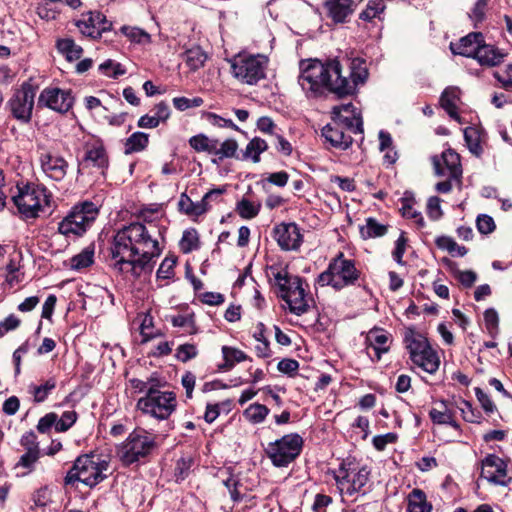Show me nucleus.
<instances>
[{"mask_svg": "<svg viewBox=\"0 0 512 512\" xmlns=\"http://www.w3.org/2000/svg\"><path fill=\"white\" fill-rule=\"evenodd\" d=\"M387 231L388 225L379 223L373 217L366 218V225L360 227V234L363 239L382 237Z\"/></svg>", "mask_w": 512, "mask_h": 512, "instance_id": "nucleus-44", "label": "nucleus"}, {"mask_svg": "<svg viewBox=\"0 0 512 512\" xmlns=\"http://www.w3.org/2000/svg\"><path fill=\"white\" fill-rule=\"evenodd\" d=\"M371 477V469L367 465L358 467L353 473L349 475L347 481H345L346 494L352 496L354 494H361L362 496L367 494L364 487L368 483Z\"/></svg>", "mask_w": 512, "mask_h": 512, "instance_id": "nucleus-27", "label": "nucleus"}, {"mask_svg": "<svg viewBox=\"0 0 512 512\" xmlns=\"http://www.w3.org/2000/svg\"><path fill=\"white\" fill-rule=\"evenodd\" d=\"M393 338L392 334L383 328L374 326L371 328L365 338L367 354L372 349L374 356H370L373 362H379L383 354H386L390 350Z\"/></svg>", "mask_w": 512, "mask_h": 512, "instance_id": "nucleus-19", "label": "nucleus"}, {"mask_svg": "<svg viewBox=\"0 0 512 512\" xmlns=\"http://www.w3.org/2000/svg\"><path fill=\"white\" fill-rule=\"evenodd\" d=\"M95 244L91 243L85 247L79 254L71 258V268L81 270L91 266L94 263Z\"/></svg>", "mask_w": 512, "mask_h": 512, "instance_id": "nucleus-45", "label": "nucleus"}, {"mask_svg": "<svg viewBox=\"0 0 512 512\" xmlns=\"http://www.w3.org/2000/svg\"><path fill=\"white\" fill-rule=\"evenodd\" d=\"M39 162L42 171L54 181L60 182L67 175L69 163L62 156L44 151L40 153Z\"/></svg>", "mask_w": 512, "mask_h": 512, "instance_id": "nucleus-20", "label": "nucleus"}, {"mask_svg": "<svg viewBox=\"0 0 512 512\" xmlns=\"http://www.w3.org/2000/svg\"><path fill=\"white\" fill-rule=\"evenodd\" d=\"M362 272L357 269L355 260L348 259L339 251L328 264L325 271L320 273L315 280V285L321 287L330 286L335 291H340L350 286H360Z\"/></svg>", "mask_w": 512, "mask_h": 512, "instance_id": "nucleus-2", "label": "nucleus"}, {"mask_svg": "<svg viewBox=\"0 0 512 512\" xmlns=\"http://www.w3.org/2000/svg\"><path fill=\"white\" fill-rule=\"evenodd\" d=\"M214 192H207L201 201L194 203L191 198L182 193L178 202V210L188 216H201L210 209L209 199Z\"/></svg>", "mask_w": 512, "mask_h": 512, "instance_id": "nucleus-26", "label": "nucleus"}, {"mask_svg": "<svg viewBox=\"0 0 512 512\" xmlns=\"http://www.w3.org/2000/svg\"><path fill=\"white\" fill-rule=\"evenodd\" d=\"M484 130L477 126H468L464 129V140L469 151L476 157H481L484 150L481 145Z\"/></svg>", "mask_w": 512, "mask_h": 512, "instance_id": "nucleus-33", "label": "nucleus"}, {"mask_svg": "<svg viewBox=\"0 0 512 512\" xmlns=\"http://www.w3.org/2000/svg\"><path fill=\"white\" fill-rule=\"evenodd\" d=\"M493 77L500 83L501 88L512 90V64L507 65L503 72H493Z\"/></svg>", "mask_w": 512, "mask_h": 512, "instance_id": "nucleus-64", "label": "nucleus"}, {"mask_svg": "<svg viewBox=\"0 0 512 512\" xmlns=\"http://www.w3.org/2000/svg\"><path fill=\"white\" fill-rule=\"evenodd\" d=\"M462 407H459L462 413V417L465 421L470 423H481L482 414L479 410L473 407L472 403L462 399Z\"/></svg>", "mask_w": 512, "mask_h": 512, "instance_id": "nucleus-59", "label": "nucleus"}, {"mask_svg": "<svg viewBox=\"0 0 512 512\" xmlns=\"http://www.w3.org/2000/svg\"><path fill=\"white\" fill-rule=\"evenodd\" d=\"M403 342L413 364L429 374L437 372L440 358L425 335L417 332L414 328H408L405 331Z\"/></svg>", "mask_w": 512, "mask_h": 512, "instance_id": "nucleus-4", "label": "nucleus"}, {"mask_svg": "<svg viewBox=\"0 0 512 512\" xmlns=\"http://www.w3.org/2000/svg\"><path fill=\"white\" fill-rule=\"evenodd\" d=\"M272 238L282 251H298L303 243V234L295 222H281L271 231Z\"/></svg>", "mask_w": 512, "mask_h": 512, "instance_id": "nucleus-17", "label": "nucleus"}, {"mask_svg": "<svg viewBox=\"0 0 512 512\" xmlns=\"http://www.w3.org/2000/svg\"><path fill=\"white\" fill-rule=\"evenodd\" d=\"M369 77L366 60L364 58L356 57L350 62V80L342 76L338 79V85L333 89V94L337 99H344L348 96L357 94V86L366 83Z\"/></svg>", "mask_w": 512, "mask_h": 512, "instance_id": "nucleus-12", "label": "nucleus"}, {"mask_svg": "<svg viewBox=\"0 0 512 512\" xmlns=\"http://www.w3.org/2000/svg\"><path fill=\"white\" fill-rule=\"evenodd\" d=\"M490 0H477L469 13V18L473 22L474 28H479L480 24L486 19V11Z\"/></svg>", "mask_w": 512, "mask_h": 512, "instance_id": "nucleus-54", "label": "nucleus"}, {"mask_svg": "<svg viewBox=\"0 0 512 512\" xmlns=\"http://www.w3.org/2000/svg\"><path fill=\"white\" fill-rule=\"evenodd\" d=\"M171 324L174 327H187V333L190 335L196 334L198 332V328L195 322V314L190 313L187 315H175L171 317Z\"/></svg>", "mask_w": 512, "mask_h": 512, "instance_id": "nucleus-53", "label": "nucleus"}, {"mask_svg": "<svg viewBox=\"0 0 512 512\" xmlns=\"http://www.w3.org/2000/svg\"><path fill=\"white\" fill-rule=\"evenodd\" d=\"M342 66L337 58L327 59L322 62L318 59H308L300 61L299 83L314 93H318L322 88L333 94V89L338 85V79Z\"/></svg>", "mask_w": 512, "mask_h": 512, "instance_id": "nucleus-1", "label": "nucleus"}, {"mask_svg": "<svg viewBox=\"0 0 512 512\" xmlns=\"http://www.w3.org/2000/svg\"><path fill=\"white\" fill-rule=\"evenodd\" d=\"M223 484L227 488L230 498L233 502L239 503L243 500L244 495L240 490L243 484L237 475L230 474L226 479L223 480Z\"/></svg>", "mask_w": 512, "mask_h": 512, "instance_id": "nucleus-49", "label": "nucleus"}, {"mask_svg": "<svg viewBox=\"0 0 512 512\" xmlns=\"http://www.w3.org/2000/svg\"><path fill=\"white\" fill-rule=\"evenodd\" d=\"M222 355L224 362L222 364L218 365L219 371H230L233 369V367L240 362L249 360L251 361L252 358L248 356L245 352L242 350L231 347V346H223L222 349Z\"/></svg>", "mask_w": 512, "mask_h": 512, "instance_id": "nucleus-30", "label": "nucleus"}, {"mask_svg": "<svg viewBox=\"0 0 512 512\" xmlns=\"http://www.w3.org/2000/svg\"><path fill=\"white\" fill-rule=\"evenodd\" d=\"M433 506L427 500L425 492L414 488L407 497V512H432Z\"/></svg>", "mask_w": 512, "mask_h": 512, "instance_id": "nucleus-32", "label": "nucleus"}, {"mask_svg": "<svg viewBox=\"0 0 512 512\" xmlns=\"http://www.w3.org/2000/svg\"><path fill=\"white\" fill-rule=\"evenodd\" d=\"M486 329L491 337H496L499 329V317L494 308H488L484 312Z\"/></svg>", "mask_w": 512, "mask_h": 512, "instance_id": "nucleus-60", "label": "nucleus"}, {"mask_svg": "<svg viewBox=\"0 0 512 512\" xmlns=\"http://www.w3.org/2000/svg\"><path fill=\"white\" fill-rule=\"evenodd\" d=\"M268 149L267 142L260 138L254 137L247 144L243 157L251 158L254 163H258L260 161V154Z\"/></svg>", "mask_w": 512, "mask_h": 512, "instance_id": "nucleus-46", "label": "nucleus"}, {"mask_svg": "<svg viewBox=\"0 0 512 512\" xmlns=\"http://www.w3.org/2000/svg\"><path fill=\"white\" fill-rule=\"evenodd\" d=\"M398 441V434L389 432L383 435H376L372 439V444L377 451H384L388 444H394Z\"/></svg>", "mask_w": 512, "mask_h": 512, "instance_id": "nucleus-63", "label": "nucleus"}, {"mask_svg": "<svg viewBox=\"0 0 512 512\" xmlns=\"http://www.w3.org/2000/svg\"><path fill=\"white\" fill-rule=\"evenodd\" d=\"M434 173L438 177L446 174L445 168L449 171L450 178L438 182L435 189L439 193H449L452 190L451 180L461 181L463 169L461 164V156L452 148H447L441 155H433L431 157Z\"/></svg>", "mask_w": 512, "mask_h": 512, "instance_id": "nucleus-9", "label": "nucleus"}, {"mask_svg": "<svg viewBox=\"0 0 512 512\" xmlns=\"http://www.w3.org/2000/svg\"><path fill=\"white\" fill-rule=\"evenodd\" d=\"M99 71L113 79H117L119 76H122L126 73V69L118 62H115L112 59H108L102 64L99 65Z\"/></svg>", "mask_w": 512, "mask_h": 512, "instance_id": "nucleus-56", "label": "nucleus"}, {"mask_svg": "<svg viewBox=\"0 0 512 512\" xmlns=\"http://www.w3.org/2000/svg\"><path fill=\"white\" fill-rule=\"evenodd\" d=\"M153 249V252L139 253L138 258L121 257V259L115 261L113 268L119 273L129 272L136 279L139 278L143 272L151 273L154 267L153 258L161 254L157 240L153 241Z\"/></svg>", "mask_w": 512, "mask_h": 512, "instance_id": "nucleus-14", "label": "nucleus"}, {"mask_svg": "<svg viewBox=\"0 0 512 512\" xmlns=\"http://www.w3.org/2000/svg\"><path fill=\"white\" fill-rule=\"evenodd\" d=\"M386 10V4L384 0H369L366 8L359 14V19L365 22H371L377 18L383 20L382 14Z\"/></svg>", "mask_w": 512, "mask_h": 512, "instance_id": "nucleus-41", "label": "nucleus"}, {"mask_svg": "<svg viewBox=\"0 0 512 512\" xmlns=\"http://www.w3.org/2000/svg\"><path fill=\"white\" fill-rule=\"evenodd\" d=\"M120 31L128 37L131 42L137 44H146L151 42V35L141 28L124 25L121 27Z\"/></svg>", "mask_w": 512, "mask_h": 512, "instance_id": "nucleus-48", "label": "nucleus"}, {"mask_svg": "<svg viewBox=\"0 0 512 512\" xmlns=\"http://www.w3.org/2000/svg\"><path fill=\"white\" fill-rule=\"evenodd\" d=\"M199 233L195 228L184 230L182 238L179 241V248L183 254H189L200 248Z\"/></svg>", "mask_w": 512, "mask_h": 512, "instance_id": "nucleus-42", "label": "nucleus"}, {"mask_svg": "<svg viewBox=\"0 0 512 512\" xmlns=\"http://www.w3.org/2000/svg\"><path fill=\"white\" fill-rule=\"evenodd\" d=\"M99 215L98 206L89 200L76 203L58 223V233L66 238L82 237Z\"/></svg>", "mask_w": 512, "mask_h": 512, "instance_id": "nucleus-3", "label": "nucleus"}, {"mask_svg": "<svg viewBox=\"0 0 512 512\" xmlns=\"http://www.w3.org/2000/svg\"><path fill=\"white\" fill-rule=\"evenodd\" d=\"M481 477L493 485L507 487L512 478L508 477V462L496 454H487L480 462Z\"/></svg>", "mask_w": 512, "mask_h": 512, "instance_id": "nucleus-15", "label": "nucleus"}, {"mask_svg": "<svg viewBox=\"0 0 512 512\" xmlns=\"http://www.w3.org/2000/svg\"><path fill=\"white\" fill-rule=\"evenodd\" d=\"M38 85L31 80L24 81L6 103V109L17 121L28 124L32 119Z\"/></svg>", "mask_w": 512, "mask_h": 512, "instance_id": "nucleus-10", "label": "nucleus"}, {"mask_svg": "<svg viewBox=\"0 0 512 512\" xmlns=\"http://www.w3.org/2000/svg\"><path fill=\"white\" fill-rule=\"evenodd\" d=\"M324 7L327 10V16L334 23H345L355 11L356 5L353 0H326Z\"/></svg>", "mask_w": 512, "mask_h": 512, "instance_id": "nucleus-24", "label": "nucleus"}, {"mask_svg": "<svg viewBox=\"0 0 512 512\" xmlns=\"http://www.w3.org/2000/svg\"><path fill=\"white\" fill-rule=\"evenodd\" d=\"M156 448L155 437L142 428H136L117 448V454L124 466H130L147 462Z\"/></svg>", "mask_w": 512, "mask_h": 512, "instance_id": "nucleus-5", "label": "nucleus"}, {"mask_svg": "<svg viewBox=\"0 0 512 512\" xmlns=\"http://www.w3.org/2000/svg\"><path fill=\"white\" fill-rule=\"evenodd\" d=\"M84 150V156L78 162V173L80 174L82 169L94 168L106 178L110 159L103 140L97 137L91 142H86Z\"/></svg>", "mask_w": 512, "mask_h": 512, "instance_id": "nucleus-13", "label": "nucleus"}, {"mask_svg": "<svg viewBox=\"0 0 512 512\" xmlns=\"http://www.w3.org/2000/svg\"><path fill=\"white\" fill-rule=\"evenodd\" d=\"M76 26L83 35L93 39L112 29V23L101 12H89L88 18L77 21Z\"/></svg>", "mask_w": 512, "mask_h": 512, "instance_id": "nucleus-22", "label": "nucleus"}, {"mask_svg": "<svg viewBox=\"0 0 512 512\" xmlns=\"http://www.w3.org/2000/svg\"><path fill=\"white\" fill-rule=\"evenodd\" d=\"M56 48L68 62L79 60L84 53L83 48L76 44L72 38L58 39L56 41Z\"/></svg>", "mask_w": 512, "mask_h": 512, "instance_id": "nucleus-34", "label": "nucleus"}, {"mask_svg": "<svg viewBox=\"0 0 512 512\" xmlns=\"http://www.w3.org/2000/svg\"><path fill=\"white\" fill-rule=\"evenodd\" d=\"M440 405L443 410L432 408L429 411V417L434 424L443 425L448 422L453 412L448 409L447 400H440Z\"/></svg>", "mask_w": 512, "mask_h": 512, "instance_id": "nucleus-57", "label": "nucleus"}, {"mask_svg": "<svg viewBox=\"0 0 512 512\" xmlns=\"http://www.w3.org/2000/svg\"><path fill=\"white\" fill-rule=\"evenodd\" d=\"M237 149V141L235 139H227L221 144L219 149H217V145H215V151L213 154L220 155V160L223 158H233L236 156Z\"/></svg>", "mask_w": 512, "mask_h": 512, "instance_id": "nucleus-62", "label": "nucleus"}, {"mask_svg": "<svg viewBox=\"0 0 512 512\" xmlns=\"http://www.w3.org/2000/svg\"><path fill=\"white\" fill-rule=\"evenodd\" d=\"M460 99V89L456 86H449L444 89L440 97L441 107L454 120L462 123L461 117L457 111L456 102Z\"/></svg>", "mask_w": 512, "mask_h": 512, "instance_id": "nucleus-29", "label": "nucleus"}, {"mask_svg": "<svg viewBox=\"0 0 512 512\" xmlns=\"http://www.w3.org/2000/svg\"><path fill=\"white\" fill-rule=\"evenodd\" d=\"M177 264V257L174 255L166 256L161 262L156 277L157 280H170L175 276L174 267Z\"/></svg>", "mask_w": 512, "mask_h": 512, "instance_id": "nucleus-52", "label": "nucleus"}, {"mask_svg": "<svg viewBox=\"0 0 512 512\" xmlns=\"http://www.w3.org/2000/svg\"><path fill=\"white\" fill-rule=\"evenodd\" d=\"M230 63L234 78L243 84L257 85L260 80L266 78L269 59L263 54H237Z\"/></svg>", "mask_w": 512, "mask_h": 512, "instance_id": "nucleus-6", "label": "nucleus"}, {"mask_svg": "<svg viewBox=\"0 0 512 512\" xmlns=\"http://www.w3.org/2000/svg\"><path fill=\"white\" fill-rule=\"evenodd\" d=\"M303 447L302 436L298 433H289L268 443L264 451L274 467L285 468L300 456Z\"/></svg>", "mask_w": 512, "mask_h": 512, "instance_id": "nucleus-7", "label": "nucleus"}, {"mask_svg": "<svg viewBox=\"0 0 512 512\" xmlns=\"http://www.w3.org/2000/svg\"><path fill=\"white\" fill-rule=\"evenodd\" d=\"M198 355V349L195 344L192 343H185L181 344L177 347L175 358L182 362L186 363L194 358H196Z\"/></svg>", "mask_w": 512, "mask_h": 512, "instance_id": "nucleus-58", "label": "nucleus"}, {"mask_svg": "<svg viewBox=\"0 0 512 512\" xmlns=\"http://www.w3.org/2000/svg\"><path fill=\"white\" fill-rule=\"evenodd\" d=\"M109 462L102 459L100 454L90 453L78 456L74 461V470H80L81 482L90 488L95 487L107 478L104 474Z\"/></svg>", "mask_w": 512, "mask_h": 512, "instance_id": "nucleus-11", "label": "nucleus"}, {"mask_svg": "<svg viewBox=\"0 0 512 512\" xmlns=\"http://www.w3.org/2000/svg\"><path fill=\"white\" fill-rule=\"evenodd\" d=\"M358 467H360L359 463H357L355 459L348 457L342 460L338 470H333L331 472L340 492H343L345 481L348 480L349 475L353 473Z\"/></svg>", "mask_w": 512, "mask_h": 512, "instance_id": "nucleus-35", "label": "nucleus"}, {"mask_svg": "<svg viewBox=\"0 0 512 512\" xmlns=\"http://www.w3.org/2000/svg\"><path fill=\"white\" fill-rule=\"evenodd\" d=\"M506 56L507 54L495 45L484 42L475 60H477L481 66L496 67L504 62Z\"/></svg>", "mask_w": 512, "mask_h": 512, "instance_id": "nucleus-28", "label": "nucleus"}, {"mask_svg": "<svg viewBox=\"0 0 512 512\" xmlns=\"http://www.w3.org/2000/svg\"><path fill=\"white\" fill-rule=\"evenodd\" d=\"M269 412L270 410L267 406L253 403L244 411V416L253 424H258L265 420Z\"/></svg>", "mask_w": 512, "mask_h": 512, "instance_id": "nucleus-50", "label": "nucleus"}, {"mask_svg": "<svg viewBox=\"0 0 512 512\" xmlns=\"http://www.w3.org/2000/svg\"><path fill=\"white\" fill-rule=\"evenodd\" d=\"M260 209V204H254L246 198H242L236 204V211L242 219L255 218L259 214Z\"/></svg>", "mask_w": 512, "mask_h": 512, "instance_id": "nucleus-51", "label": "nucleus"}, {"mask_svg": "<svg viewBox=\"0 0 512 512\" xmlns=\"http://www.w3.org/2000/svg\"><path fill=\"white\" fill-rule=\"evenodd\" d=\"M18 194L12 197L13 203L24 220L35 219L42 210L39 192L29 183L23 187L17 186Z\"/></svg>", "mask_w": 512, "mask_h": 512, "instance_id": "nucleus-16", "label": "nucleus"}, {"mask_svg": "<svg viewBox=\"0 0 512 512\" xmlns=\"http://www.w3.org/2000/svg\"><path fill=\"white\" fill-rule=\"evenodd\" d=\"M122 229L128 234V237H131V241L134 245L137 243H153L154 241L148 233L145 225L140 222L130 223L128 226H125Z\"/></svg>", "mask_w": 512, "mask_h": 512, "instance_id": "nucleus-40", "label": "nucleus"}, {"mask_svg": "<svg viewBox=\"0 0 512 512\" xmlns=\"http://www.w3.org/2000/svg\"><path fill=\"white\" fill-rule=\"evenodd\" d=\"M321 135L326 142L338 150H347L353 143V138L347 135L338 124L328 123L322 128Z\"/></svg>", "mask_w": 512, "mask_h": 512, "instance_id": "nucleus-25", "label": "nucleus"}, {"mask_svg": "<svg viewBox=\"0 0 512 512\" xmlns=\"http://www.w3.org/2000/svg\"><path fill=\"white\" fill-rule=\"evenodd\" d=\"M78 414L76 411H65L59 418L57 416L56 432L68 431L77 421Z\"/></svg>", "mask_w": 512, "mask_h": 512, "instance_id": "nucleus-61", "label": "nucleus"}, {"mask_svg": "<svg viewBox=\"0 0 512 512\" xmlns=\"http://www.w3.org/2000/svg\"><path fill=\"white\" fill-rule=\"evenodd\" d=\"M74 103L71 90H63L58 87H47L43 89L38 97L39 108H49L53 111L64 114L68 112Z\"/></svg>", "mask_w": 512, "mask_h": 512, "instance_id": "nucleus-18", "label": "nucleus"}, {"mask_svg": "<svg viewBox=\"0 0 512 512\" xmlns=\"http://www.w3.org/2000/svg\"><path fill=\"white\" fill-rule=\"evenodd\" d=\"M305 279L300 276H292L288 284H280L281 294H301L307 295L306 289L303 287Z\"/></svg>", "mask_w": 512, "mask_h": 512, "instance_id": "nucleus-55", "label": "nucleus"}, {"mask_svg": "<svg viewBox=\"0 0 512 512\" xmlns=\"http://www.w3.org/2000/svg\"><path fill=\"white\" fill-rule=\"evenodd\" d=\"M218 140H210L205 134H197L189 139V145L196 152H207L213 154Z\"/></svg>", "mask_w": 512, "mask_h": 512, "instance_id": "nucleus-47", "label": "nucleus"}, {"mask_svg": "<svg viewBox=\"0 0 512 512\" xmlns=\"http://www.w3.org/2000/svg\"><path fill=\"white\" fill-rule=\"evenodd\" d=\"M137 409L159 420L168 419L177 408L176 393L171 390L156 392L147 389L145 396L137 401Z\"/></svg>", "mask_w": 512, "mask_h": 512, "instance_id": "nucleus-8", "label": "nucleus"}, {"mask_svg": "<svg viewBox=\"0 0 512 512\" xmlns=\"http://www.w3.org/2000/svg\"><path fill=\"white\" fill-rule=\"evenodd\" d=\"M57 387V380L55 377H49L39 384H30L28 392L33 397L34 403H43Z\"/></svg>", "mask_w": 512, "mask_h": 512, "instance_id": "nucleus-31", "label": "nucleus"}, {"mask_svg": "<svg viewBox=\"0 0 512 512\" xmlns=\"http://www.w3.org/2000/svg\"><path fill=\"white\" fill-rule=\"evenodd\" d=\"M484 42L485 37L482 32H470L457 42H451L450 50L454 55L475 59Z\"/></svg>", "mask_w": 512, "mask_h": 512, "instance_id": "nucleus-21", "label": "nucleus"}, {"mask_svg": "<svg viewBox=\"0 0 512 512\" xmlns=\"http://www.w3.org/2000/svg\"><path fill=\"white\" fill-rule=\"evenodd\" d=\"M149 135L144 132H134L124 143V153L126 155L141 152L148 147Z\"/></svg>", "mask_w": 512, "mask_h": 512, "instance_id": "nucleus-37", "label": "nucleus"}, {"mask_svg": "<svg viewBox=\"0 0 512 512\" xmlns=\"http://www.w3.org/2000/svg\"><path fill=\"white\" fill-rule=\"evenodd\" d=\"M194 462V458L190 455H183L176 461L173 472V478L176 483H181L189 477Z\"/></svg>", "mask_w": 512, "mask_h": 512, "instance_id": "nucleus-43", "label": "nucleus"}, {"mask_svg": "<svg viewBox=\"0 0 512 512\" xmlns=\"http://www.w3.org/2000/svg\"><path fill=\"white\" fill-rule=\"evenodd\" d=\"M182 57L191 71H197L203 67L208 58L206 52L198 45L187 49Z\"/></svg>", "mask_w": 512, "mask_h": 512, "instance_id": "nucleus-36", "label": "nucleus"}, {"mask_svg": "<svg viewBox=\"0 0 512 512\" xmlns=\"http://www.w3.org/2000/svg\"><path fill=\"white\" fill-rule=\"evenodd\" d=\"M306 296L307 295L301 294L291 295L289 293L281 294L282 300H284L289 306V311L297 316L305 314L310 308Z\"/></svg>", "mask_w": 512, "mask_h": 512, "instance_id": "nucleus-39", "label": "nucleus"}, {"mask_svg": "<svg viewBox=\"0 0 512 512\" xmlns=\"http://www.w3.org/2000/svg\"><path fill=\"white\" fill-rule=\"evenodd\" d=\"M332 121L333 124H338L343 131L348 129L354 134H361L364 132L363 120L359 113L358 116L353 117H347L342 114L332 115Z\"/></svg>", "mask_w": 512, "mask_h": 512, "instance_id": "nucleus-38", "label": "nucleus"}, {"mask_svg": "<svg viewBox=\"0 0 512 512\" xmlns=\"http://www.w3.org/2000/svg\"><path fill=\"white\" fill-rule=\"evenodd\" d=\"M126 253H129L127 258H133L139 255V249L133 244L131 237H128L123 229H120L113 237L110 255L112 259L117 261L121 257H125Z\"/></svg>", "mask_w": 512, "mask_h": 512, "instance_id": "nucleus-23", "label": "nucleus"}]
</instances>
